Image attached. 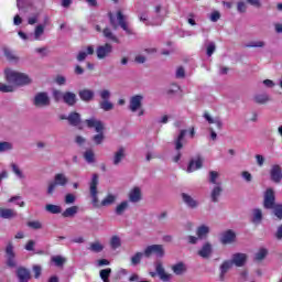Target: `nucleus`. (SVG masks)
Masks as SVG:
<instances>
[{
    "label": "nucleus",
    "mask_w": 282,
    "mask_h": 282,
    "mask_svg": "<svg viewBox=\"0 0 282 282\" xmlns=\"http://www.w3.org/2000/svg\"><path fill=\"white\" fill-rule=\"evenodd\" d=\"M95 93L91 89H83L79 91V98L80 100H84V102H90V100H94Z\"/></svg>",
    "instance_id": "nucleus-30"
},
{
    "label": "nucleus",
    "mask_w": 282,
    "mask_h": 282,
    "mask_svg": "<svg viewBox=\"0 0 282 282\" xmlns=\"http://www.w3.org/2000/svg\"><path fill=\"white\" fill-rule=\"evenodd\" d=\"M155 270L158 276L163 281V282H171L173 280V274L167 273L164 270V265H162V262H156L155 263Z\"/></svg>",
    "instance_id": "nucleus-16"
},
{
    "label": "nucleus",
    "mask_w": 282,
    "mask_h": 282,
    "mask_svg": "<svg viewBox=\"0 0 282 282\" xmlns=\"http://www.w3.org/2000/svg\"><path fill=\"white\" fill-rule=\"evenodd\" d=\"M45 210L46 213H51V215H59V213H63L61 206L54 204H47Z\"/></svg>",
    "instance_id": "nucleus-38"
},
{
    "label": "nucleus",
    "mask_w": 282,
    "mask_h": 282,
    "mask_svg": "<svg viewBox=\"0 0 282 282\" xmlns=\"http://www.w3.org/2000/svg\"><path fill=\"white\" fill-rule=\"evenodd\" d=\"M11 170L19 180H25V174L21 171V167L17 163H11Z\"/></svg>",
    "instance_id": "nucleus-42"
},
{
    "label": "nucleus",
    "mask_w": 282,
    "mask_h": 282,
    "mask_svg": "<svg viewBox=\"0 0 282 282\" xmlns=\"http://www.w3.org/2000/svg\"><path fill=\"white\" fill-rule=\"evenodd\" d=\"M76 202V196L74 194H67L65 196V204H74Z\"/></svg>",
    "instance_id": "nucleus-63"
},
{
    "label": "nucleus",
    "mask_w": 282,
    "mask_h": 282,
    "mask_svg": "<svg viewBox=\"0 0 282 282\" xmlns=\"http://www.w3.org/2000/svg\"><path fill=\"white\" fill-rule=\"evenodd\" d=\"M76 215H78V206L68 207L62 213V217L64 218L74 217Z\"/></svg>",
    "instance_id": "nucleus-37"
},
{
    "label": "nucleus",
    "mask_w": 282,
    "mask_h": 282,
    "mask_svg": "<svg viewBox=\"0 0 282 282\" xmlns=\"http://www.w3.org/2000/svg\"><path fill=\"white\" fill-rule=\"evenodd\" d=\"M270 182L273 184H281L282 182V167L279 164L271 165L269 170Z\"/></svg>",
    "instance_id": "nucleus-11"
},
{
    "label": "nucleus",
    "mask_w": 282,
    "mask_h": 282,
    "mask_svg": "<svg viewBox=\"0 0 282 282\" xmlns=\"http://www.w3.org/2000/svg\"><path fill=\"white\" fill-rule=\"evenodd\" d=\"M172 272L176 274V276H182V274L186 273V264L184 262H177L172 265Z\"/></svg>",
    "instance_id": "nucleus-28"
},
{
    "label": "nucleus",
    "mask_w": 282,
    "mask_h": 282,
    "mask_svg": "<svg viewBox=\"0 0 282 282\" xmlns=\"http://www.w3.org/2000/svg\"><path fill=\"white\" fill-rule=\"evenodd\" d=\"M118 202V194L108 193L106 197L100 202L101 207L112 206Z\"/></svg>",
    "instance_id": "nucleus-24"
},
{
    "label": "nucleus",
    "mask_w": 282,
    "mask_h": 282,
    "mask_svg": "<svg viewBox=\"0 0 282 282\" xmlns=\"http://www.w3.org/2000/svg\"><path fill=\"white\" fill-rule=\"evenodd\" d=\"M198 257L202 259H210L213 254V245L210 242H205L197 252Z\"/></svg>",
    "instance_id": "nucleus-20"
},
{
    "label": "nucleus",
    "mask_w": 282,
    "mask_h": 282,
    "mask_svg": "<svg viewBox=\"0 0 282 282\" xmlns=\"http://www.w3.org/2000/svg\"><path fill=\"white\" fill-rule=\"evenodd\" d=\"M99 276L104 282H109V276H111V268L101 270L99 272Z\"/></svg>",
    "instance_id": "nucleus-50"
},
{
    "label": "nucleus",
    "mask_w": 282,
    "mask_h": 282,
    "mask_svg": "<svg viewBox=\"0 0 282 282\" xmlns=\"http://www.w3.org/2000/svg\"><path fill=\"white\" fill-rule=\"evenodd\" d=\"M209 19H210L212 23H217V21L219 19H221V13H219V11H214V12H212Z\"/></svg>",
    "instance_id": "nucleus-62"
},
{
    "label": "nucleus",
    "mask_w": 282,
    "mask_h": 282,
    "mask_svg": "<svg viewBox=\"0 0 282 282\" xmlns=\"http://www.w3.org/2000/svg\"><path fill=\"white\" fill-rule=\"evenodd\" d=\"M215 50H217L215 42H209L207 44V56H213V54H215Z\"/></svg>",
    "instance_id": "nucleus-58"
},
{
    "label": "nucleus",
    "mask_w": 282,
    "mask_h": 282,
    "mask_svg": "<svg viewBox=\"0 0 282 282\" xmlns=\"http://www.w3.org/2000/svg\"><path fill=\"white\" fill-rule=\"evenodd\" d=\"M246 47H265V42L254 41L246 45Z\"/></svg>",
    "instance_id": "nucleus-60"
},
{
    "label": "nucleus",
    "mask_w": 282,
    "mask_h": 282,
    "mask_svg": "<svg viewBox=\"0 0 282 282\" xmlns=\"http://www.w3.org/2000/svg\"><path fill=\"white\" fill-rule=\"evenodd\" d=\"M142 100H144V96L142 95H134L130 97L129 109L132 113L138 112V116H144V110L142 109Z\"/></svg>",
    "instance_id": "nucleus-9"
},
{
    "label": "nucleus",
    "mask_w": 282,
    "mask_h": 282,
    "mask_svg": "<svg viewBox=\"0 0 282 282\" xmlns=\"http://www.w3.org/2000/svg\"><path fill=\"white\" fill-rule=\"evenodd\" d=\"M270 101V96L268 94H259L254 96V102L258 105H265Z\"/></svg>",
    "instance_id": "nucleus-41"
},
{
    "label": "nucleus",
    "mask_w": 282,
    "mask_h": 282,
    "mask_svg": "<svg viewBox=\"0 0 282 282\" xmlns=\"http://www.w3.org/2000/svg\"><path fill=\"white\" fill-rule=\"evenodd\" d=\"M34 107H50L51 100L47 93H37L33 99Z\"/></svg>",
    "instance_id": "nucleus-13"
},
{
    "label": "nucleus",
    "mask_w": 282,
    "mask_h": 282,
    "mask_svg": "<svg viewBox=\"0 0 282 282\" xmlns=\"http://www.w3.org/2000/svg\"><path fill=\"white\" fill-rule=\"evenodd\" d=\"M4 56L7 58V61H9L10 63H19V56H17V54L14 53V51H11L10 48H4Z\"/></svg>",
    "instance_id": "nucleus-35"
},
{
    "label": "nucleus",
    "mask_w": 282,
    "mask_h": 282,
    "mask_svg": "<svg viewBox=\"0 0 282 282\" xmlns=\"http://www.w3.org/2000/svg\"><path fill=\"white\" fill-rule=\"evenodd\" d=\"M166 14H169V11L164 8H162L160 4H158L154 8V14L151 21L152 25H160L163 23L164 19H166Z\"/></svg>",
    "instance_id": "nucleus-10"
},
{
    "label": "nucleus",
    "mask_w": 282,
    "mask_h": 282,
    "mask_svg": "<svg viewBox=\"0 0 282 282\" xmlns=\"http://www.w3.org/2000/svg\"><path fill=\"white\" fill-rule=\"evenodd\" d=\"M85 123L88 129H95L97 133L93 137V142H95V144H102V142L105 141V133H102V131H105V124L102 123V121L93 117L90 119H87Z\"/></svg>",
    "instance_id": "nucleus-2"
},
{
    "label": "nucleus",
    "mask_w": 282,
    "mask_h": 282,
    "mask_svg": "<svg viewBox=\"0 0 282 282\" xmlns=\"http://www.w3.org/2000/svg\"><path fill=\"white\" fill-rule=\"evenodd\" d=\"M4 74L7 80L9 83H12V85H18V87H23L32 83V78H30L25 73H19L17 70L8 68L6 69Z\"/></svg>",
    "instance_id": "nucleus-1"
},
{
    "label": "nucleus",
    "mask_w": 282,
    "mask_h": 282,
    "mask_svg": "<svg viewBox=\"0 0 282 282\" xmlns=\"http://www.w3.org/2000/svg\"><path fill=\"white\" fill-rule=\"evenodd\" d=\"M128 199L131 202V204H138L139 202H142V188L139 186L132 187L128 193Z\"/></svg>",
    "instance_id": "nucleus-15"
},
{
    "label": "nucleus",
    "mask_w": 282,
    "mask_h": 282,
    "mask_svg": "<svg viewBox=\"0 0 282 282\" xmlns=\"http://www.w3.org/2000/svg\"><path fill=\"white\" fill-rule=\"evenodd\" d=\"M84 159L88 164H94V162H96V154L91 150H87L84 153Z\"/></svg>",
    "instance_id": "nucleus-48"
},
{
    "label": "nucleus",
    "mask_w": 282,
    "mask_h": 282,
    "mask_svg": "<svg viewBox=\"0 0 282 282\" xmlns=\"http://www.w3.org/2000/svg\"><path fill=\"white\" fill-rule=\"evenodd\" d=\"M151 254H155V257H158L159 259H162V257H164V254H165L164 246L163 245L148 246L144 249V257H147L149 259V257H151Z\"/></svg>",
    "instance_id": "nucleus-12"
},
{
    "label": "nucleus",
    "mask_w": 282,
    "mask_h": 282,
    "mask_svg": "<svg viewBox=\"0 0 282 282\" xmlns=\"http://www.w3.org/2000/svg\"><path fill=\"white\" fill-rule=\"evenodd\" d=\"M8 202H9V204H15L20 208L25 207V202H23V198L21 196H12L11 198H9Z\"/></svg>",
    "instance_id": "nucleus-43"
},
{
    "label": "nucleus",
    "mask_w": 282,
    "mask_h": 282,
    "mask_svg": "<svg viewBox=\"0 0 282 282\" xmlns=\"http://www.w3.org/2000/svg\"><path fill=\"white\" fill-rule=\"evenodd\" d=\"M35 54H40V56H42V58H44V56H47V54H50V51L47 50V47H37L34 50Z\"/></svg>",
    "instance_id": "nucleus-59"
},
{
    "label": "nucleus",
    "mask_w": 282,
    "mask_h": 282,
    "mask_svg": "<svg viewBox=\"0 0 282 282\" xmlns=\"http://www.w3.org/2000/svg\"><path fill=\"white\" fill-rule=\"evenodd\" d=\"M0 217L2 219H14V217H17V210L10 208H0Z\"/></svg>",
    "instance_id": "nucleus-31"
},
{
    "label": "nucleus",
    "mask_w": 282,
    "mask_h": 282,
    "mask_svg": "<svg viewBox=\"0 0 282 282\" xmlns=\"http://www.w3.org/2000/svg\"><path fill=\"white\" fill-rule=\"evenodd\" d=\"M232 261L231 260H225L220 267H219V279L220 281H224L226 279V274H228V271L232 268Z\"/></svg>",
    "instance_id": "nucleus-23"
},
{
    "label": "nucleus",
    "mask_w": 282,
    "mask_h": 282,
    "mask_svg": "<svg viewBox=\"0 0 282 282\" xmlns=\"http://www.w3.org/2000/svg\"><path fill=\"white\" fill-rule=\"evenodd\" d=\"M52 261H53V263H55V265H56L57 268H61V267H63V264L65 263V258H63V257H61V256H54V257L52 258Z\"/></svg>",
    "instance_id": "nucleus-56"
},
{
    "label": "nucleus",
    "mask_w": 282,
    "mask_h": 282,
    "mask_svg": "<svg viewBox=\"0 0 282 282\" xmlns=\"http://www.w3.org/2000/svg\"><path fill=\"white\" fill-rule=\"evenodd\" d=\"M69 178L63 173H58L54 176V182L48 183L47 195H54L57 186H67Z\"/></svg>",
    "instance_id": "nucleus-6"
},
{
    "label": "nucleus",
    "mask_w": 282,
    "mask_h": 282,
    "mask_svg": "<svg viewBox=\"0 0 282 282\" xmlns=\"http://www.w3.org/2000/svg\"><path fill=\"white\" fill-rule=\"evenodd\" d=\"M63 102L68 105V107H74L76 105V94L72 91L64 93Z\"/></svg>",
    "instance_id": "nucleus-32"
},
{
    "label": "nucleus",
    "mask_w": 282,
    "mask_h": 282,
    "mask_svg": "<svg viewBox=\"0 0 282 282\" xmlns=\"http://www.w3.org/2000/svg\"><path fill=\"white\" fill-rule=\"evenodd\" d=\"M112 52H113V46L111 44L106 43L104 45H100L96 50L97 58H99V61H102L111 56Z\"/></svg>",
    "instance_id": "nucleus-14"
},
{
    "label": "nucleus",
    "mask_w": 282,
    "mask_h": 282,
    "mask_svg": "<svg viewBox=\"0 0 282 282\" xmlns=\"http://www.w3.org/2000/svg\"><path fill=\"white\" fill-rule=\"evenodd\" d=\"M43 34H45V26L42 24H39L34 30V41H41Z\"/></svg>",
    "instance_id": "nucleus-40"
},
{
    "label": "nucleus",
    "mask_w": 282,
    "mask_h": 282,
    "mask_svg": "<svg viewBox=\"0 0 282 282\" xmlns=\"http://www.w3.org/2000/svg\"><path fill=\"white\" fill-rule=\"evenodd\" d=\"M90 197L93 199V206L95 208H102L100 202L98 200V174H93L91 181L89 183Z\"/></svg>",
    "instance_id": "nucleus-7"
},
{
    "label": "nucleus",
    "mask_w": 282,
    "mask_h": 282,
    "mask_svg": "<svg viewBox=\"0 0 282 282\" xmlns=\"http://www.w3.org/2000/svg\"><path fill=\"white\" fill-rule=\"evenodd\" d=\"M248 261V256L246 253H235L231 258L232 265L236 268H243Z\"/></svg>",
    "instance_id": "nucleus-19"
},
{
    "label": "nucleus",
    "mask_w": 282,
    "mask_h": 282,
    "mask_svg": "<svg viewBox=\"0 0 282 282\" xmlns=\"http://www.w3.org/2000/svg\"><path fill=\"white\" fill-rule=\"evenodd\" d=\"M204 118H205V120H207V122L209 124H216V127L219 131H221V129L224 128V122L221 121V118H219V117L212 118L208 112L204 113Z\"/></svg>",
    "instance_id": "nucleus-27"
},
{
    "label": "nucleus",
    "mask_w": 282,
    "mask_h": 282,
    "mask_svg": "<svg viewBox=\"0 0 282 282\" xmlns=\"http://www.w3.org/2000/svg\"><path fill=\"white\" fill-rule=\"evenodd\" d=\"M221 184H217L216 186H214L210 197H212V202H218L219 199V195H221Z\"/></svg>",
    "instance_id": "nucleus-39"
},
{
    "label": "nucleus",
    "mask_w": 282,
    "mask_h": 282,
    "mask_svg": "<svg viewBox=\"0 0 282 282\" xmlns=\"http://www.w3.org/2000/svg\"><path fill=\"white\" fill-rule=\"evenodd\" d=\"M12 149H14V144L12 142H8V141L0 142V153L12 151Z\"/></svg>",
    "instance_id": "nucleus-44"
},
{
    "label": "nucleus",
    "mask_w": 282,
    "mask_h": 282,
    "mask_svg": "<svg viewBox=\"0 0 282 282\" xmlns=\"http://www.w3.org/2000/svg\"><path fill=\"white\" fill-rule=\"evenodd\" d=\"M182 199H183V202H184V204L186 205L187 208L195 209V208H197V206H199V202H197V199H195L189 194L183 193L182 194Z\"/></svg>",
    "instance_id": "nucleus-21"
},
{
    "label": "nucleus",
    "mask_w": 282,
    "mask_h": 282,
    "mask_svg": "<svg viewBox=\"0 0 282 282\" xmlns=\"http://www.w3.org/2000/svg\"><path fill=\"white\" fill-rule=\"evenodd\" d=\"M210 234V227L208 225H200L196 229V235L198 239H206L208 235Z\"/></svg>",
    "instance_id": "nucleus-29"
},
{
    "label": "nucleus",
    "mask_w": 282,
    "mask_h": 282,
    "mask_svg": "<svg viewBox=\"0 0 282 282\" xmlns=\"http://www.w3.org/2000/svg\"><path fill=\"white\" fill-rule=\"evenodd\" d=\"M241 177L246 181V182H252V174H250V172L245 171L241 173Z\"/></svg>",
    "instance_id": "nucleus-64"
},
{
    "label": "nucleus",
    "mask_w": 282,
    "mask_h": 282,
    "mask_svg": "<svg viewBox=\"0 0 282 282\" xmlns=\"http://www.w3.org/2000/svg\"><path fill=\"white\" fill-rule=\"evenodd\" d=\"M110 246H111L112 250H118V248H120V246H122V241L120 240V237L112 236L110 239Z\"/></svg>",
    "instance_id": "nucleus-49"
},
{
    "label": "nucleus",
    "mask_w": 282,
    "mask_h": 282,
    "mask_svg": "<svg viewBox=\"0 0 282 282\" xmlns=\"http://www.w3.org/2000/svg\"><path fill=\"white\" fill-rule=\"evenodd\" d=\"M276 193L274 192V188L269 187L264 191L263 194V208L267 210H272L274 206L276 205Z\"/></svg>",
    "instance_id": "nucleus-8"
},
{
    "label": "nucleus",
    "mask_w": 282,
    "mask_h": 282,
    "mask_svg": "<svg viewBox=\"0 0 282 282\" xmlns=\"http://www.w3.org/2000/svg\"><path fill=\"white\" fill-rule=\"evenodd\" d=\"M271 210H273V215H275L278 219H282V204H275Z\"/></svg>",
    "instance_id": "nucleus-53"
},
{
    "label": "nucleus",
    "mask_w": 282,
    "mask_h": 282,
    "mask_svg": "<svg viewBox=\"0 0 282 282\" xmlns=\"http://www.w3.org/2000/svg\"><path fill=\"white\" fill-rule=\"evenodd\" d=\"M204 166V159L202 156H196L189 161L187 166V173H195V171H199Z\"/></svg>",
    "instance_id": "nucleus-18"
},
{
    "label": "nucleus",
    "mask_w": 282,
    "mask_h": 282,
    "mask_svg": "<svg viewBox=\"0 0 282 282\" xmlns=\"http://www.w3.org/2000/svg\"><path fill=\"white\" fill-rule=\"evenodd\" d=\"M94 54V46H87L86 51H80L77 55V61L83 63L87 56H91Z\"/></svg>",
    "instance_id": "nucleus-34"
},
{
    "label": "nucleus",
    "mask_w": 282,
    "mask_h": 282,
    "mask_svg": "<svg viewBox=\"0 0 282 282\" xmlns=\"http://www.w3.org/2000/svg\"><path fill=\"white\" fill-rule=\"evenodd\" d=\"M99 98H101V101H99V108L102 111H112L113 102H111V90H99Z\"/></svg>",
    "instance_id": "nucleus-4"
},
{
    "label": "nucleus",
    "mask_w": 282,
    "mask_h": 282,
    "mask_svg": "<svg viewBox=\"0 0 282 282\" xmlns=\"http://www.w3.org/2000/svg\"><path fill=\"white\" fill-rule=\"evenodd\" d=\"M235 239H237V235L232 230H227L221 234L220 241L225 246L228 243H235Z\"/></svg>",
    "instance_id": "nucleus-22"
},
{
    "label": "nucleus",
    "mask_w": 282,
    "mask_h": 282,
    "mask_svg": "<svg viewBox=\"0 0 282 282\" xmlns=\"http://www.w3.org/2000/svg\"><path fill=\"white\" fill-rule=\"evenodd\" d=\"M217 180H219V172L210 171L209 172L210 184H215L216 186H217V184H221V183H218Z\"/></svg>",
    "instance_id": "nucleus-54"
},
{
    "label": "nucleus",
    "mask_w": 282,
    "mask_h": 282,
    "mask_svg": "<svg viewBox=\"0 0 282 282\" xmlns=\"http://www.w3.org/2000/svg\"><path fill=\"white\" fill-rule=\"evenodd\" d=\"M251 221L256 226H259V224H261V221H263V210H261L260 208L252 209Z\"/></svg>",
    "instance_id": "nucleus-26"
},
{
    "label": "nucleus",
    "mask_w": 282,
    "mask_h": 282,
    "mask_svg": "<svg viewBox=\"0 0 282 282\" xmlns=\"http://www.w3.org/2000/svg\"><path fill=\"white\" fill-rule=\"evenodd\" d=\"M268 257V249L265 248H260L258 252L254 254V260L256 261H263Z\"/></svg>",
    "instance_id": "nucleus-46"
},
{
    "label": "nucleus",
    "mask_w": 282,
    "mask_h": 282,
    "mask_svg": "<svg viewBox=\"0 0 282 282\" xmlns=\"http://www.w3.org/2000/svg\"><path fill=\"white\" fill-rule=\"evenodd\" d=\"M110 25H112L115 30H118V28H120L123 32L128 34H133V31L131 30V28H129V24L127 23V17L122 14V11H118L116 17L110 14Z\"/></svg>",
    "instance_id": "nucleus-3"
},
{
    "label": "nucleus",
    "mask_w": 282,
    "mask_h": 282,
    "mask_svg": "<svg viewBox=\"0 0 282 282\" xmlns=\"http://www.w3.org/2000/svg\"><path fill=\"white\" fill-rule=\"evenodd\" d=\"M186 130H181L180 134L174 139V149L176 151V154L173 156V162H178L182 160V149H184V143L186 140Z\"/></svg>",
    "instance_id": "nucleus-5"
},
{
    "label": "nucleus",
    "mask_w": 282,
    "mask_h": 282,
    "mask_svg": "<svg viewBox=\"0 0 282 282\" xmlns=\"http://www.w3.org/2000/svg\"><path fill=\"white\" fill-rule=\"evenodd\" d=\"M127 210H129V200H122L115 208V213L118 216L124 215Z\"/></svg>",
    "instance_id": "nucleus-33"
},
{
    "label": "nucleus",
    "mask_w": 282,
    "mask_h": 282,
    "mask_svg": "<svg viewBox=\"0 0 282 282\" xmlns=\"http://www.w3.org/2000/svg\"><path fill=\"white\" fill-rule=\"evenodd\" d=\"M29 228H32V230H41L43 228V224L39 220H31L26 224Z\"/></svg>",
    "instance_id": "nucleus-52"
},
{
    "label": "nucleus",
    "mask_w": 282,
    "mask_h": 282,
    "mask_svg": "<svg viewBox=\"0 0 282 282\" xmlns=\"http://www.w3.org/2000/svg\"><path fill=\"white\" fill-rule=\"evenodd\" d=\"M89 250L91 252H102V250H105V247L102 246V243L97 241L90 245Z\"/></svg>",
    "instance_id": "nucleus-51"
},
{
    "label": "nucleus",
    "mask_w": 282,
    "mask_h": 282,
    "mask_svg": "<svg viewBox=\"0 0 282 282\" xmlns=\"http://www.w3.org/2000/svg\"><path fill=\"white\" fill-rule=\"evenodd\" d=\"M18 278L20 282L30 281V271L28 269L20 268L18 269Z\"/></svg>",
    "instance_id": "nucleus-36"
},
{
    "label": "nucleus",
    "mask_w": 282,
    "mask_h": 282,
    "mask_svg": "<svg viewBox=\"0 0 282 282\" xmlns=\"http://www.w3.org/2000/svg\"><path fill=\"white\" fill-rule=\"evenodd\" d=\"M65 93L61 91V90H53V98L55 100V102H61V100L64 99Z\"/></svg>",
    "instance_id": "nucleus-55"
},
{
    "label": "nucleus",
    "mask_w": 282,
    "mask_h": 282,
    "mask_svg": "<svg viewBox=\"0 0 282 282\" xmlns=\"http://www.w3.org/2000/svg\"><path fill=\"white\" fill-rule=\"evenodd\" d=\"M104 36L105 39H108V41H113V43H119L120 41L117 39V36L111 32V29L106 28L104 30Z\"/></svg>",
    "instance_id": "nucleus-45"
},
{
    "label": "nucleus",
    "mask_w": 282,
    "mask_h": 282,
    "mask_svg": "<svg viewBox=\"0 0 282 282\" xmlns=\"http://www.w3.org/2000/svg\"><path fill=\"white\" fill-rule=\"evenodd\" d=\"M127 158V149L126 148H119L117 151H115L112 155V164L113 166H120L122 164V161Z\"/></svg>",
    "instance_id": "nucleus-17"
},
{
    "label": "nucleus",
    "mask_w": 282,
    "mask_h": 282,
    "mask_svg": "<svg viewBox=\"0 0 282 282\" xmlns=\"http://www.w3.org/2000/svg\"><path fill=\"white\" fill-rule=\"evenodd\" d=\"M144 257V252H137L131 258V265H139L140 261H142V258Z\"/></svg>",
    "instance_id": "nucleus-47"
},
{
    "label": "nucleus",
    "mask_w": 282,
    "mask_h": 282,
    "mask_svg": "<svg viewBox=\"0 0 282 282\" xmlns=\"http://www.w3.org/2000/svg\"><path fill=\"white\" fill-rule=\"evenodd\" d=\"M61 119L68 120V122H69V124H72V127H78V123L80 122V113L72 112L68 115V117L62 116Z\"/></svg>",
    "instance_id": "nucleus-25"
},
{
    "label": "nucleus",
    "mask_w": 282,
    "mask_h": 282,
    "mask_svg": "<svg viewBox=\"0 0 282 282\" xmlns=\"http://www.w3.org/2000/svg\"><path fill=\"white\" fill-rule=\"evenodd\" d=\"M0 91H2V94H10L14 91V88L10 85L0 84Z\"/></svg>",
    "instance_id": "nucleus-57"
},
{
    "label": "nucleus",
    "mask_w": 282,
    "mask_h": 282,
    "mask_svg": "<svg viewBox=\"0 0 282 282\" xmlns=\"http://www.w3.org/2000/svg\"><path fill=\"white\" fill-rule=\"evenodd\" d=\"M7 257H14V246L12 242H9L6 248Z\"/></svg>",
    "instance_id": "nucleus-61"
}]
</instances>
